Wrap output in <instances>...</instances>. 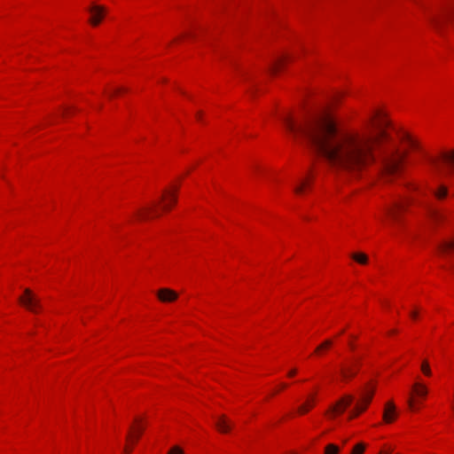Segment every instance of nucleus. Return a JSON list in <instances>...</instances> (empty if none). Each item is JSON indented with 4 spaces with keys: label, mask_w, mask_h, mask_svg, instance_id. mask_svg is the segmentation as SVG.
<instances>
[{
    "label": "nucleus",
    "mask_w": 454,
    "mask_h": 454,
    "mask_svg": "<svg viewBox=\"0 0 454 454\" xmlns=\"http://www.w3.org/2000/svg\"><path fill=\"white\" fill-rule=\"evenodd\" d=\"M438 254L444 258L449 257L454 251V238L450 239H445L437 245Z\"/></svg>",
    "instance_id": "nucleus-6"
},
{
    "label": "nucleus",
    "mask_w": 454,
    "mask_h": 454,
    "mask_svg": "<svg viewBox=\"0 0 454 454\" xmlns=\"http://www.w3.org/2000/svg\"><path fill=\"white\" fill-rule=\"evenodd\" d=\"M409 407L413 410L414 409V402L412 399H409L408 401Z\"/></svg>",
    "instance_id": "nucleus-34"
},
{
    "label": "nucleus",
    "mask_w": 454,
    "mask_h": 454,
    "mask_svg": "<svg viewBox=\"0 0 454 454\" xmlns=\"http://www.w3.org/2000/svg\"><path fill=\"white\" fill-rule=\"evenodd\" d=\"M313 406V398H311L310 401H308L307 403L301 404L299 408H298V411L299 413L301 414H304L306 412H308V411L309 410V408H311Z\"/></svg>",
    "instance_id": "nucleus-23"
},
{
    "label": "nucleus",
    "mask_w": 454,
    "mask_h": 454,
    "mask_svg": "<svg viewBox=\"0 0 454 454\" xmlns=\"http://www.w3.org/2000/svg\"><path fill=\"white\" fill-rule=\"evenodd\" d=\"M428 214H429L430 217H432L433 219H435V220L441 217V214L439 213L438 209H436V208L428 209Z\"/></svg>",
    "instance_id": "nucleus-27"
},
{
    "label": "nucleus",
    "mask_w": 454,
    "mask_h": 454,
    "mask_svg": "<svg viewBox=\"0 0 454 454\" xmlns=\"http://www.w3.org/2000/svg\"><path fill=\"white\" fill-rule=\"evenodd\" d=\"M179 188V184H171L168 188L165 189L163 196L175 197Z\"/></svg>",
    "instance_id": "nucleus-17"
},
{
    "label": "nucleus",
    "mask_w": 454,
    "mask_h": 454,
    "mask_svg": "<svg viewBox=\"0 0 454 454\" xmlns=\"http://www.w3.org/2000/svg\"><path fill=\"white\" fill-rule=\"evenodd\" d=\"M448 195H449V192H448V188L446 186L440 185L435 190V196L437 197V199H442Z\"/></svg>",
    "instance_id": "nucleus-21"
},
{
    "label": "nucleus",
    "mask_w": 454,
    "mask_h": 454,
    "mask_svg": "<svg viewBox=\"0 0 454 454\" xmlns=\"http://www.w3.org/2000/svg\"><path fill=\"white\" fill-rule=\"evenodd\" d=\"M340 448L333 443L325 446V454H339Z\"/></svg>",
    "instance_id": "nucleus-20"
},
{
    "label": "nucleus",
    "mask_w": 454,
    "mask_h": 454,
    "mask_svg": "<svg viewBox=\"0 0 454 454\" xmlns=\"http://www.w3.org/2000/svg\"><path fill=\"white\" fill-rule=\"evenodd\" d=\"M373 118L375 133L367 130L340 129L329 114L309 116L297 122L290 116L283 120L293 136L305 142L333 167L359 175L376 161L375 145L387 139V121L377 112Z\"/></svg>",
    "instance_id": "nucleus-1"
},
{
    "label": "nucleus",
    "mask_w": 454,
    "mask_h": 454,
    "mask_svg": "<svg viewBox=\"0 0 454 454\" xmlns=\"http://www.w3.org/2000/svg\"><path fill=\"white\" fill-rule=\"evenodd\" d=\"M359 366V361L356 360L348 364H343L340 367V374L344 380H349L356 376L357 368Z\"/></svg>",
    "instance_id": "nucleus-7"
},
{
    "label": "nucleus",
    "mask_w": 454,
    "mask_h": 454,
    "mask_svg": "<svg viewBox=\"0 0 454 454\" xmlns=\"http://www.w3.org/2000/svg\"><path fill=\"white\" fill-rule=\"evenodd\" d=\"M215 427L221 433H229L232 428V423L225 415H221L215 422Z\"/></svg>",
    "instance_id": "nucleus-11"
},
{
    "label": "nucleus",
    "mask_w": 454,
    "mask_h": 454,
    "mask_svg": "<svg viewBox=\"0 0 454 454\" xmlns=\"http://www.w3.org/2000/svg\"><path fill=\"white\" fill-rule=\"evenodd\" d=\"M413 390L416 393V395L419 396H426L427 394V387L420 383H415L413 385Z\"/></svg>",
    "instance_id": "nucleus-19"
},
{
    "label": "nucleus",
    "mask_w": 454,
    "mask_h": 454,
    "mask_svg": "<svg viewBox=\"0 0 454 454\" xmlns=\"http://www.w3.org/2000/svg\"><path fill=\"white\" fill-rule=\"evenodd\" d=\"M157 296L162 302H170L177 299L178 294L168 288H161L158 291Z\"/></svg>",
    "instance_id": "nucleus-10"
},
{
    "label": "nucleus",
    "mask_w": 454,
    "mask_h": 454,
    "mask_svg": "<svg viewBox=\"0 0 454 454\" xmlns=\"http://www.w3.org/2000/svg\"><path fill=\"white\" fill-rule=\"evenodd\" d=\"M196 116H197L198 120H201V113L200 112H198Z\"/></svg>",
    "instance_id": "nucleus-36"
},
{
    "label": "nucleus",
    "mask_w": 454,
    "mask_h": 454,
    "mask_svg": "<svg viewBox=\"0 0 454 454\" xmlns=\"http://www.w3.org/2000/svg\"><path fill=\"white\" fill-rule=\"evenodd\" d=\"M90 14H91V17H90V23L93 25V26H98L103 17H104V14L106 12V9L104 6H101V5H96V4H93L90 7L89 9Z\"/></svg>",
    "instance_id": "nucleus-5"
},
{
    "label": "nucleus",
    "mask_w": 454,
    "mask_h": 454,
    "mask_svg": "<svg viewBox=\"0 0 454 454\" xmlns=\"http://www.w3.org/2000/svg\"><path fill=\"white\" fill-rule=\"evenodd\" d=\"M354 398L350 395H347L343 396L340 400H339L335 405L331 407L330 411L335 413H341L343 411L351 404Z\"/></svg>",
    "instance_id": "nucleus-9"
},
{
    "label": "nucleus",
    "mask_w": 454,
    "mask_h": 454,
    "mask_svg": "<svg viewBox=\"0 0 454 454\" xmlns=\"http://www.w3.org/2000/svg\"><path fill=\"white\" fill-rule=\"evenodd\" d=\"M394 450V448L391 446H384V448L380 451L379 454H391Z\"/></svg>",
    "instance_id": "nucleus-31"
},
{
    "label": "nucleus",
    "mask_w": 454,
    "mask_h": 454,
    "mask_svg": "<svg viewBox=\"0 0 454 454\" xmlns=\"http://www.w3.org/2000/svg\"><path fill=\"white\" fill-rule=\"evenodd\" d=\"M306 189H307L306 182L302 181L299 184L295 185V187H294L295 194H297V195L304 194Z\"/></svg>",
    "instance_id": "nucleus-24"
},
{
    "label": "nucleus",
    "mask_w": 454,
    "mask_h": 454,
    "mask_svg": "<svg viewBox=\"0 0 454 454\" xmlns=\"http://www.w3.org/2000/svg\"><path fill=\"white\" fill-rule=\"evenodd\" d=\"M349 346H350L351 348H354V346H353L352 343H350Z\"/></svg>",
    "instance_id": "nucleus-40"
},
{
    "label": "nucleus",
    "mask_w": 454,
    "mask_h": 454,
    "mask_svg": "<svg viewBox=\"0 0 454 454\" xmlns=\"http://www.w3.org/2000/svg\"><path fill=\"white\" fill-rule=\"evenodd\" d=\"M364 411H365V406H362L360 403H357L356 405L354 411H352L350 412L348 419H354L355 417H356L359 413L363 412Z\"/></svg>",
    "instance_id": "nucleus-22"
},
{
    "label": "nucleus",
    "mask_w": 454,
    "mask_h": 454,
    "mask_svg": "<svg viewBox=\"0 0 454 454\" xmlns=\"http://www.w3.org/2000/svg\"><path fill=\"white\" fill-rule=\"evenodd\" d=\"M405 211V205L401 201L392 202L386 207L387 217L393 221H398Z\"/></svg>",
    "instance_id": "nucleus-4"
},
{
    "label": "nucleus",
    "mask_w": 454,
    "mask_h": 454,
    "mask_svg": "<svg viewBox=\"0 0 454 454\" xmlns=\"http://www.w3.org/2000/svg\"><path fill=\"white\" fill-rule=\"evenodd\" d=\"M286 384L282 383V384H281V388H286Z\"/></svg>",
    "instance_id": "nucleus-37"
},
{
    "label": "nucleus",
    "mask_w": 454,
    "mask_h": 454,
    "mask_svg": "<svg viewBox=\"0 0 454 454\" xmlns=\"http://www.w3.org/2000/svg\"><path fill=\"white\" fill-rule=\"evenodd\" d=\"M411 317L413 319L417 318V317H418V312H417V311H411Z\"/></svg>",
    "instance_id": "nucleus-35"
},
{
    "label": "nucleus",
    "mask_w": 454,
    "mask_h": 454,
    "mask_svg": "<svg viewBox=\"0 0 454 454\" xmlns=\"http://www.w3.org/2000/svg\"><path fill=\"white\" fill-rule=\"evenodd\" d=\"M125 452L129 453V452H130V450L126 448V449H125Z\"/></svg>",
    "instance_id": "nucleus-39"
},
{
    "label": "nucleus",
    "mask_w": 454,
    "mask_h": 454,
    "mask_svg": "<svg viewBox=\"0 0 454 454\" xmlns=\"http://www.w3.org/2000/svg\"><path fill=\"white\" fill-rule=\"evenodd\" d=\"M282 61H284V59H280L278 60H277L274 65L271 67V72L272 73H275L277 72V70L278 69V67L280 66V64L282 63Z\"/></svg>",
    "instance_id": "nucleus-32"
},
{
    "label": "nucleus",
    "mask_w": 454,
    "mask_h": 454,
    "mask_svg": "<svg viewBox=\"0 0 454 454\" xmlns=\"http://www.w3.org/2000/svg\"><path fill=\"white\" fill-rule=\"evenodd\" d=\"M167 206L162 203L152 204L144 209V215L145 217L154 216L158 215L160 210H165Z\"/></svg>",
    "instance_id": "nucleus-12"
},
{
    "label": "nucleus",
    "mask_w": 454,
    "mask_h": 454,
    "mask_svg": "<svg viewBox=\"0 0 454 454\" xmlns=\"http://www.w3.org/2000/svg\"><path fill=\"white\" fill-rule=\"evenodd\" d=\"M397 416L396 407L392 401L386 403L383 411V420L385 423H392Z\"/></svg>",
    "instance_id": "nucleus-8"
},
{
    "label": "nucleus",
    "mask_w": 454,
    "mask_h": 454,
    "mask_svg": "<svg viewBox=\"0 0 454 454\" xmlns=\"http://www.w3.org/2000/svg\"><path fill=\"white\" fill-rule=\"evenodd\" d=\"M351 258L360 264H366L369 261L368 256L364 253H354Z\"/></svg>",
    "instance_id": "nucleus-18"
},
{
    "label": "nucleus",
    "mask_w": 454,
    "mask_h": 454,
    "mask_svg": "<svg viewBox=\"0 0 454 454\" xmlns=\"http://www.w3.org/2000/svg\"><path fill=\"white\" fill-rule=\"evenodd\" d=\"M407 155L396 145L385 147L380 153L381 171L384 178L391 180L401 176Z\"/></svg>",
    "instance_id": "nucleus-2"
},
{
    "label": "nucleus",
    "mask_w": 454,
    "mask_h": 454,
    "mask_svg": "<svg viewBox=\"0 0 454 454\" xmlns=\"http://www.w3.org/2000/svg\"><path fill=\"white\" fill-rule=\"evenodd\" d=\"M19 301L32 312H38L41 309L40 300L28 288L24 291V295L19 298Z\"/></svg>",
    "instance_id": "nucleus-3"
},
{
    "label": "nucleus",
    "mask_w": 454,
    "mask_h": 454,
    "mask_svg": "<svg viewBox=\"0 0 454 454\" xmlns=\"http://www.w3.org/2000/svg\"><path fill=\"white\" fill-rule=\"evenodd\" d=\"M364 450H365V444L363 442H360L354 446L350 454H363Z\"/></svg>",
    "instance_id": "nucleus-25"
},
{
    "label": "nucleus",
    "mask_w": 454,
    "mask_h": 454,
    "mask_svg": "<svg viewBox=\"0 0 454 454\" xmlns=\"http://www.w3.org/2000/svg\"><path fill=\"white\" fill-rule=\"evenodd\" d=\"M254 176L255 177H258V178H262L264 176H267V171L266 170H263V169H260V168H255L254 169Z\"/></svg>",
    "instance_id": "nucleus-30"
},
{
    "label": "nucleus",
    "mask_w": 454,
    "mask_h": 454,
    "mask_svg": "<svg viewBox=\"0 0 454 454\" xmlns=\"http://www.w3.org/2000/svg\"><path fill=\"white\" fill-rule=\"evenodd\" d=\"M120 90H115V91H114L113 94H111V95H110V97H112L114 93L119 92Z\"/></svg>",
    "instance_id": "nucleus-38"
},
{
    "label": "nucleus",
    "mask_w": 454,
    "mask_h": 454,
    "mask_svg": "<svg viewBox=\"0 0 454 454\" xmlns=\"http://www.w3.org/2000/svg\"><path fill=\"white\" fill-rule=\"evenodd\" d=\"M296 373H297V370H296V369H292V370L288 372V376H289V377H293V376H294Z\"/></svg>",
    "instance_id": "nucleus-33"
},
{
    "label": "nucleus",
    "mask_w": 454,
    "mask_h": 454,
    "mask_svg": "<svg viewBox=\"0 0 454 454\" xmlns=\"http://www.w3.org/2000/svg\"><path fill=\"white\" fill-rule=\"evenodd\" d=\"M403 140L404 143L407 144V145L412 149V150H419V145L417 140H415L413 137H411L409 134H405L403 137Z\"/></svg>",
    "instance_id": "nucleus-15"
},
{
    "label": "nucleus",
    "mask_w": 454,
    "mask_h": 454,
    "mask_svg": "<svg viewBox=\"0 0 454 454\" xmlns=\"http://www.w3.org/2000/svg\"><path fill=\"white\" fill-rule=\"evenodd\" d=\"M442 160L450 167V172L454 173V149L442 153Z\"/></svg>",
    "instance_id": "nucleus-14"
},
{
    "label": "nucleus",
    "mask_w": 454,
    "mask_h": 454,
    "mask_svg": "<svg viewBox=\"0 0 454 454\" xmlns=\"http://www.w3.org/2000/svg\"><path fill=\"white\" fill-rule=\"evenodd\" d=\"M168 454H184V450L177 445L173 446L168 452Z\"/></svg>",
    "instance_id": "nucleus-29"
},
{
    "label": "nucleus",
    "mask_w": 454,
    "mask_h": 454,
    "mask_svg": "<svg viewBox=\"0 0 454 454\" xmlns=\"http://www.w3.org/2000/svg\"><path fill=\"white\" fill-rule=\"evenodd\" d=\"M374 394V387H370L369 386H366L361 392V401L364 403L363 406L367 407V405L370 403L372 396Z\"/></svg>",
    "instance_id": "nucleus-13"
},
{
    "label": "nucleus",
    "mask_w": 454,
    "mask_h": 454,
    "mask_svg": "<svg viewBox=\"0 0 454 454\" xmlns=\"http://www.w3.org/2000/svg\"><path fill=\"white\" fill-rule=\"evenodd\" d=\"M421 371L427 376H430L431 375L430 366H429V364H428V362L427 360H424L422 362V364H421Z\"/></svg>",
    "instance_id": "nucleus-26"
},
{
    "label": "nucleus",
    "mask_w": 454,
    "mask_h": 454,
    "mask_svg": "<svg viewBox=\"0 0 454 454\" xmlns=\"http://www.w3.org/2000/svg\"><path fill=\"white\" fill-rule=\"evenodd\" d=\"M141 422V419H135V423L137 425V427H131V429L133 430V435L132 437L134 438V441H137L138 438L140 437L143 430H144V427H141L139 424Z\"/></svg>",
    "instance_id": "nucleus-16"
},
{
    "label": "nucleus",
    "mask_w": 454,
    "mask_h": 454,
    "mask_svg": "<svg viewBox=\"0 0 454 454\" xmlns=\"http://www.w3.org/2000/svg\"><path fill=\"white\" fill-rule=\"evenodd\" d=\"M332 344H333V341H332L331 340H325L321 345H319V346L316 348V352H319V351H320V350H322L323 348H325L330 347Z\"/></svg>",
    "instance_id": "nucleus-28"
}]
</instances>
